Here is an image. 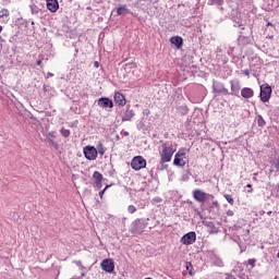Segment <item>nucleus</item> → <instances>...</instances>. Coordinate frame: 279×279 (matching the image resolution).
Segmentation results:
<instances>
[{
  "mask_svg": "<svg viewBox=\"0 0 279 279\" xmlns=\"http://www.w3.org/2000/svg\"><path fill=\"white\" fill-rule=\"evenodd\" d=\"M161 143V150L159 151V156L162 159V162H171L173 158V154H175V148L173 147L172 142Z\"/></svg>",
  "mask_w": 279,
  "mask_h": 279,
  "instance_id": "f257e3e1",
  "label": "nucleus"
},
{
  "mask_svg": "<svg viewBox=\"0 0 279 279\" xmlns=\"http://www.w3.org/2000/svg\"><path fill=\"white\" fill-rule=\"evenodd\" d=\"M193 198L198 204H206V202H213L215 196L213 194H208L199 189H196L192 192Z\"/></svg>",
  "mask_w": 279,
  "mask_h": 279,
  "instance_id": "f03ea898",
  "label": "nucleus"
},
{
  "mask_svg": "<svg viewBox=\"0 0 279 279\" xmlns=\"http://www.w3.org/2000/svg\"><path fill=\"white\" fill-rule=\"evenodd\" d=\"M149 218H137L131 227L132 234H142L149 225Z\"/></svg>",
  "mask_w": 279,
  "mask_h": 279,
  "instance_id": "7ed1b4c3",
  "label": "nucleus"
},
{
  "mask_svg": "<svg viewBox=\"0 0 279 279\" xmlns=\"http://www.w3.org/2000/svg\"><path fill=\"white\" fill-rule=\"evenodd\" d=\"M174 167H185L186 166V148H181L174 155L173 160Z\"/></svg>",
  "mask_w": 279,
  "mask_h": 279,
  "instance_id": "20e7f679",
  "label": "nucleus"
},
{
  "mask_svg": "<svg viewBox=\"0 0 279 279\" xmlns=\"http://www.w3.org/2000/svg\"><path fill=\"white\" fill-rule=\"evenodd\" d=\"M131 167L134 171H141V169H145V167H147V160H145L143 156H136L132 159Z\"/></svg>",
  "mask_w": 279,
  "mask_h": 279,
  "instance_id": "39448f33",
  "label": "nucleus"
},
{
  "mask_svg": "<svg viewBox=\"0 0 279 279\" xmlns=\"http://www.w3.org/2000/svg\"><path fill=\"white\" fill-rule=\"evenodd\" d=\"M259 97L260 101L264 104H267V101L271 99V86H269V84H264L260 86Z\"/></svg>",
  "mask_w": 279,
  "mask_h": 279,
  "instance_id": "423d86ee",
  "label": "nucleus"
},
{
  "mask_svg": "<svg viewBox=\"0 0 279 279\" xmlns=\"http://www.w3.org/2000/svg\"><path fill=\"white\" fill-rule=\"evenodd\" d=\"M83 154L87 160H97L98 153L95 146H85L83 148Z\"/></svg>",
  "mask_w": 279,
  "mask_h": 279,
  "instance_id": "0eeeda50",
  "label": "nucleus"
},
{
  "mask_svg": "<svg viewBox=\"0 0 279 279\" xmlns=\"http://www.w3.org/2000/svg\"><path fill=\"white\" fill-rule=\"evenodd\" d=\"M195 241H197V233H195V231H190L181 238V243L183 245H193Z\"/></svg>",
  "mask_w": 279,
  "mask_h": 279,
  "instance_id": "6e6552de",
  "label": "nucleus"
},
{
  "mask_svg": "<svg viewBox=\"0 0 279 279\" xmlns=\"http://www.w3.org/2000/svg\"><path fill=\"white\" fill-rule=\"evenodd\" d=\"M102 271L112 274L114 271V262L112 259H104L100 264Z\"/></svg>",
  "mask_w": 279,
  "mask_h": 279,
  "instance_id": "1a4fd4ad",
  "label": "nucleus"
},
{
  "mask_svg": "<svg viewBox=\"0 0 279 279\" xmlns=\"http://www.w3.org/2000/svg\"><path fill=\"white\" fill-rule=\"evenodd\" d=\"M98 106L100 108H104L105 110H108V108L110 110H112V108H114V104L110 100V98L108 97H101L98 99Z\"/></svg>",
  "mask_w": 279,
  "mask_h": 279,
  "instance_id": "9d476101",
  "label": "nucleus"
},
{
  "mask_svg": "<svg viewBox=\"0 0 279 279\" xmlns=\"http://www.w3.org/2000/svg\"><path fill=\"white\" fill-rule=\"evenodd\" d=\"M213 90L214 93L222 94V95H230V92L228 88L223 86V83L220 82H214L213 84Z\"/></svg>",
  "mask_w": 279,
  "mask_h": 279,
  "instance_id": "9b49d317",
  "label": "nucleus"
},
{
  "mask_svg": "<svg viewBox=\"0 0 279 279\" xmlns=\"http://www.w3.org/2000/svg\"><path fill=\"white\" fill-rule=\"evenodd\" d=\"M232 95L239 97V93H241V82L239 80L230 81Z\"/></svg>",
  "mask_w": 279,
  "mask_h": 279,
  "instance_id": "f8f14e48",
  "label": "nucleus"
},
{
  "mask_svg": "<svg viewBox=\"0 0 279 279\" xmlns=\"http://www.w3.org/2000/svg\"><path fill=\"white\" fill-rule=\"evenodd\" d=\"M203 226L208 228L209 234H217V232H219V228H217V226H215V222L213 221L204 220Z\"/></svg>",
  "mask_w": 279,
  "mask_h": 279,
  "instance_id": "ddd939ff",
  "label": "nucleus"
},
{
  "mask_svg": "<svg viewBox=\"0 0 279 279\" xmlns=\"http://www.w3.org/2000/svg\"><path fill=\"white\" fill-rule=\"evenodd\" d=\"M134 117H136V113L134 112V109H131L130 107L126 108V110L124 111L123 116H122V121H132V119H134Z\"/></svg>",
  "mask_w": 279,
  "mask_h": 279,
  "instance_id": "4468645a",
  "label": "nucleus"
},
{
  "mask_svg": "<svg viewBox=\"0 0 279 279\" xmlns=\"http://www.w3.org/2000/svg\"><path fill=\"white\" fill-rule=\"evenodd\" d=\"M170 43L171 45H174L177 49H182L184 45V39H182V37L180 36H173L170 38Z\"/></svg>",
  "mask_w": 279,
  "mask_h": 279,
  "instance_id": "2eb2a0df",
  "label": "nucleus"
},
{
  "mask_svg": "<svg viewBox=\"0 0 279 279\" xmlns=\"http://www.w3.org/2000/svg\"><path fill=\"white\" fill-rule=\"evenodd\" d=\"M60 8V4L58 3V0H47V10L50 12H58Z\"/></svg>",
  "mask_w": 279,
  "mask_h": 279,
  "instance_id": "dca6fc26",
  "label": "nucleus"
},
{
  "mask_svg": "<svg viewBox=\"0 0 279 279\" xmlns=\"http://www.w3.org/2000/svg\"><path fill=\"white\" fill-rule=\"evenodd\" d=\"M113 99H114L116 104H118V106H120V107H123L126 104L125 96L119 92H117L114 94Z\"/></svg>",
  "mask_w": 279,
  "mask_h": 279,
  "instance_id": "f3484780",
  "label": "nucleus"
},
{
  "mask_svg": "<svg viewBox=\"0 0 279 279\" xmlns=\"http://www.w3.org/2000/svg\"><path fill=\"white\" fill-rule=\"evenodd\" d=\"M241 97H243V99H252V97H254V89L250 87L242 88Z\"/></svg>",
  "mask_w": 279,
  "mask_h": 279,
  "instance_id": "a211bd4d",
  "label": "nucleus"
},
{
  "mask_svg": "<svg viewBox=\"0 0 279 279\" xmlns=\"http://www.w3.org/2000/svg\"><path fill=\"white\" fill-rule=\"evenodd\" d=\"M240 15L238 14L236 17H232L233 21V25L234 27H241V29H245V27H243V21H241V17H239Z\"/></svg>",
  "mask_w": 279,
  "mask_h": 279,
  "instance_id": "6ab92c4d",
  "label": "nucleus"
},
{
  "mask_svg": "<svg viewBox=\"0 0 279 279\" xmlns=\"http://www.w3.org/2000/svg\"><path fill=\"white\" fill-rule=\"evenodd\" d=\"M93 179L95 180V182H102L104 174H101V172H99V171H95L93 174Z\"/></svg>",
  "mask_w": 279,
  "mask_h": 279,
  "instance_id": "aec40b11",
  "label": "nucleus"
},
{
  "mask_svg": "<svg viewBox=\"0 0 279 279\" xmlns=\"http://www.w3.org/2000/svg\"><path fill=\"white\" fill-rule=\"evenodd\" d=\"M257 125H258V128H265V125H267V122L260 114L257 116Z\"/></svg>",
  "mask_w": 279,
  "mask_h": 279,
  "instance_id": "412c9836",
  "label": "nucleus"
},
{
  "mask_svg": "<svg viewBox=\"0 0 279 279\" xmlns=\"http://www.w3.org/2000/svg\"><path fill=\"white\" fill-rule=\"evenodd\" d=\"M166 162H169V161H162V159L160 158L159 165L157 166V170L165 171V169H167V167H169L168 165H166Z\"/></svg>",
  "mask_w": 279,
  "mask_h": 279,
  "instance_id": "4be33fe9",
  "label": "nucleus"
},
{
  "mask_svg": "<svg viewBox=\"0 0 279 279\" xmlns=\"http://www.w3.org/2000/svg\"><path fill=\"white\" fill-rule=\"evenodd\" d=\"M125 12H128V7L125 4L117 9L118 16H121V14H125Z\"/></svg>",
  "mask_w": 279,
  "mask_h": 279,
  "instance_id": "5701e85b",
  "label": "nucleus"
},
{
  "mask_svg": "<svg viewBox=\"0 0 279 279\" xmlns=\"http://www.w3.org/2000/svg\"><path fill=\"white\" fill-rule=\"evenodd\" d=\"M60 134H61V136H63V138H69L71 136V131L62 128L60 130Z\"/></svg>",
  "mask_w": 279,
  "mask_h": 279,
  "instance_id": "b1692460",
  "label": "nucleus"
},
{
  "mask_svg": "<svg viewBox=\"0 0 279 279\" xmlns=\"http://www.w3.org/2000/svg\"><path fill=\"white\" fill-rule=\"evenodd\" d=\"M208 5H223V0H208Z\"/></svg>",
  "mask_w": 279,
  "mask_h": 279,
  "instance_id": "393cba45",
  "label": "nucleus"
},
{
  "mask_svg": "<svg viewBox=\"0 0 279 279\" xmlns=\"http://www.w3.org/2000/svg\"><path fill=\"white\" fill-rule=\"evenodd\" d=\"M186 270L189 271L190 276H195V271L193 270V264H191V262L186 263Z\"/></svg>",
  "mask_w": 279,
  "mask_h": 279,
  "instance_id": "a878e982",
  "label": "nucleus"
},
{
  "mask_svg": "<svg viewBox=\"0 0 279 279\" xmlns=\"http://www.w3.org/2000/svg\"><path fill=\"white\" fill-rule=\"evenodd\" d=\"M29 8L32 14H38V12H40V8H38L36 4H31Z\"/></svg>",
  "mask_w": 279,
  "mask_h": 279,
  "instance_id": "bb28decb",
  "label": "nucleus"
},
{
  "mask_svg": "<svg viewBox=\"0 0 279 279\" xmlns=\"http://www.w3.org/2000/svg\"><path fill=\"white\" fill-rule=\"evenodd\" d=\"M225 198L227 199V202H228L231 206H234V198H232V195H230V194H225Z\"/></svg>",
  "mask_w": 279,
  "mask_h": 279,
  "instance_id": "cd10ccee",
  "label": "nucleus"
},
{
  "mask_svg": "<svg viewBox=\"0 0 279 279\" xmlns=\"http://www.w3.org/2000/svg\"><path fill=\"white\" fill-rule=\"evenodd\" d=\"M4 16H10V11H8V9H2L0 11V19H3Z\"/></svg>",
  "mask_w": 279,
  "mask_h": 279,
  "instance_id": "c85d7f7f",
  "label": "nucleus"
},
{
  "mask_svg": "<svg viewBox=\"0 0 279 279\" xmlns=\"http://www.w3.org/2000/svg\"><path fill=\"white\" fill-rule=\"evenodd\" d=\"M97 154H100V156H104V154H106V150L104 149V144H99Z\"/></svg>",
  "mask_w": 279,
  "mask_h": 279,
  "instance_id": "c756f323",
  "label": "nucleus"
},
{
  "mask_svg": "<svg viewBox=\"0 0 279 279\" xmlns=\"http://www.w3.org/2000/svg\"><path fill=\"white\" fill-rule=\"evenodd\" d=\"M214 265H216V267H223V260H221L220 258L215 259Z\"/></svg>",
  "mask_w": 279,
  "mask_h": 279,
  "instance_id": "7c9ffc66",
  "label": "nucleus"
},
{
  "mask_svg": "<svg viewBox=\"0 0 279 279\" xmlns=\"http://www.w3.org/2000/svg\"><path fill=\"white\" fill-rule=\"evenodd\" d=\"M244 265H251V267H255L256 266V259H248L244 263Z\"/></svg>",
  "mask_w": 279,
  "mask_h": 279,
  "instance_id": "2f4dec72",
  "label": "nucleus"
},
{
  "mask_svg": "<svg viewBox=\"0 0 279 279\" xmlns=\"http://www.w3.org/2000/svg\"><path fill=\"white\" fill-rule=\"evenodd\" d=\"M128 211H129L131 215H134V213H136V206L130 205V206L128 207Z\"/></svg>",
  "mask_w": 279,
  "mask_h": 279,
  "instance_id": "473e14b6",
  "label": "nucleus"
},
{
  "mask_svg": "<svg viewBox=\"0 0 279 279\" xmlns=\"http://www.w3.org/2000/svg\"><path fill=\"white\" fill-rule=\"evenodd\" d=\"M272 167H275V169H276V170L278 171V173H279V158L274 161Z\"/></svg>",
  "mask_w": 279,
  "mask_h": 279,
  "instance_id": "72a5a7b5",
  "label": "nucleus"
},
{
  "mask_svg": "<svg viewBox=\"0 0 279 279\" xmlns=\"http://www.w3.org/2000/svg\"><path fill=\"white\" fill-rule=\"evenodd\" d=\"M110 185H106V187L99 192V196L104 197V194L106 193V191L109 189Z\"/></svg>",
  "mask_w": 279,
  "mask_h": 279,
  "instance_id": "f704fd0d",
  "label": "nucleus"
},
{
  "mask_svg": "<svg viewBox=\"0 0 279 279\" xmlns=\"http://www.w3.org/2000/svg\"><path fill=\"white\" fill-rule=\"evenodd\" d=\"M228 217H234V211L232 209H229L227 211Z\"/></svg>",
  "mask_w": 279,
  "mask_h": 279,
  "instance_id": "c9c22d12",
  "label": "nucleus"
},
{
  "mask_svg": "<svg viewBox=\"0 0 279 279\" xmlns=\"http://www.w3.org/2000/svg\"><path fill=\"white\" fill-rule=\"evenodd\" d=\"M243 75H245L246 77H250V70H243L242 71Z\"/></svg>",
  "mask_w": 279,
  "mask_h": 279,
  "instance_id": "e433bc0d",
  "label": "nucleus"
},
{
  "mask_svg": "<svg viewBox=\"0 0 279 279\" xmlns=\"http://www.w3.org/2000/svg\"><path fill=\"white\" fill-rule=\"evenodd\" d=\"M48 138L50 141H53L56 138V135H53V133H48Z\"/></svg>",
  "mask_w": 279,
  "mask_h": 279,
  "instance_id": "4c0bfd02",
  "label": "nucleus"
},
{
  "mask_svg": "<svg viewBox=\"0 0 279 279\" xmlns=\"http://www.w3.org/2000/svg\"><path fill=\"white\" fill-rule=\"evenodd\" d=\"M95 184H96L97 189H101V181H96Z\"/></svg>",
  "mask_w": 279,
  "mask_h": 279,
  "instance_id": "58836bf2",
  "label": "nucleus"
},
{
  "mask_svg": "<svg viewBox=\"0 0 279 279\" xmlns=\"http://www.w3.org/2000/svg\"><path fill=\"white\" fill-rule=\"evenodd\" d=\"M36 64H37V66H41L43 65V60H37Z\"/></svg>",
  "mask_w": 279,
  "mask_h": 279,
  "instance_id": "ea45409f",
  "label": "nucleus"
},
{
  "mask_svg": "<svg viewBox=\"0 0 279 279\" xmlns=\"http://www.w3.org/2000/svg\"><path fill=\"white\" fill-rule=\"evenodd\" d=\"M94 66H96L97 69H99V61H95V62H94Z\"/></svg>",
  "mask_w": 279,
  "mask_h": 279,
  "instance_id": "a19ab883",
  "label": "nucleus"
},
{
  "mask_svg": "<svg viewBox=\"0 0 279 279\" xmlns=\"http://www.w3.org/2000/svg\"><path fill=\"white\" fill-rule=\"evenodd\" d=\"M47 77H53V73L48 72V73H47Z\"/></svg>",
  "mask_w": 279,
  "mask_h": 279,
  "instance_id": "79ce46f5",
  "label": "nucleus"
},
{
  "mask_svg": "<svg viewBox=\"0 0 279 279\" xmlns=\"http://www.w3.org/2000/svg\"><path fill=\"white\" fill-rule=\"evenodd\" d=\"M123 136H130V132L124 131V132H123Z\"/></svg>",
  "mask_w": 279,
  "mask_h": 279,
  "instance_id": "37998d69",
  "label": "nucleus"
},
{
  "mask_svg": "<svg viewBox=\"0 0 279 279\" xmlns=\"http://www.w3.org/2000/svg\"><path fill=\"white\" fill-rule=\"evenodd\" d=\"M267 215L271 217V215H274V211H267Z\"/></svg>",
  "mask_w": 279,
  "mask_h": 279,
  "instance_id": "c03bdc74",
  "label": "nucleus"
},
{
  "mask_svg": "<svg viewBox=\"0 0 279 279\" xmlns=\"http://www.w3.org/2000/svg\"><path fill=\"white\" fill-rule=\"evenodd\" d=\"M259 215L262 216L265 215V210L259 211Z\"/></svg>",
  "mask_w": 279,
  "mask_h": 279,
  "instance_id": "a18cd8bd",
  "label": "nucleus"
},
{
  "mask_svg": "<svg viewBox=\"0 0 279 279\" xmlns=\"http://www.w3.org/2000/svg\"><path fill=\"white\" fill-rule=\"evenodd\" d=\"M1 32H3V26L0 25V34H1Z\"/></svg>",
  "mask_w": 279,
  "mask_h": 279,
  "instance_id": "49530a36",
  "label": "nucleus"
},
{
  "mask_svg": "<svg viewBox=\"0 0 279 279\" xmlns=\"http://www.w3.org/2000/svg\"><path fill=\"white\" fill-rule=\"evenodd\" d=\"M183 108H184L185 112H187V111H189V109H187L186 107H183Z\"/></svg>",
  "mask_w": 279,
  "mask_h": 279,
  "instance_id": "de8ad7c7",
  "label": "nucleus"
},
{
  "mask_svg": "<svg viewBox=\"0 0 279 279\" xmlns=\"http://www.w3.org/2000/svg\"><path fill=\"white\" fill-rule=\"evenodd\" d=\"M246 186L250 187V189H252V184H247Z\"/></svg>",
  "mask_w": 279,
  "mask_h": 279,
  "instance_id": "09e8293b",
  "label": "nucleus"
},
{
  "mask_svg": "<svg viewBox=\"0 0 279 279\" xmlns=\"http://www.w3.org/2000/svg\"><path fill=\"white\" fill-rule=\"evenodd\" d=\"M243 38H245V37H243V36H240V40H242Z\"/></svg>",
  "mask_w": 279,
  "mask_h": 279,
  "instance_id": "8fccbe9b",
  "label": "nucleus"
},
{
  "mask_svg": "<svg viewBox=\"0 0 279 279\" xmlns=\"http://www.w3.org/2000/svg\"><path fill=\"white\" fill-rule=\"evenodd\" d=\"M247 193H252V189H251V190H247Z\"/></svg>",
  "mask_w": 279,
  "mask_h": 279,
  "instance_id": "3c124183",
  "label": "nucleus"
},
{
  "mask_svg": "<svg viewBox=\"0 0 279 279\" xmlns=\"http://www.w3.org/2000/svg\"><path fill=\"white\" fill-rule=\"evenodd\" d=\"M277 258H279V252L277 253Z\"/></svg>",
  "mask_w": 279,
  "mask_h": 279,
  "instance_id": "603ef678",
  "label": "nucleus"
},
{
  "mask_svg": "<svg viewBox=\"0 0 279 279\" xmlns=\"http://www.w3.org/2000/svg\"><path fill=\"white\" fill-rule=\"evenodd\" d=\"M267 25L269 26V25H271V23H268Z\"/></svg>",
  "mask_w": 279,
  "mask_h": 279,
  "instance_id": "864d4df0",
  "label": "nucleus"
}]
</instances>
